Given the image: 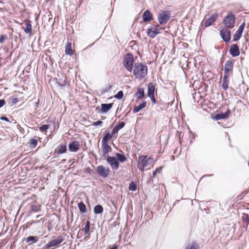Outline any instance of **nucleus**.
<instances>
[{
    "mask_svg": "<svg viewBox=\"0 0 249 249\" xmlns=\"http://www.w3.org/2000/svg\"><path fill=\"white\" fill-rule=\"evenodd\" d=\"M147 74V67L141 63H136L134 64L133 74L136 78H143Z\"/></svg>",
    "mask_w": 249,
    "mask_h": 249,
    "instance_id": "nucleus-1",
    "label": "nucleus"
},
{
    "mask_svg": "<svg viewBox=\"0 0 249 249\" xmlns=\"http://www.w3.org/2000/svg\"><path fill=\"white\" fill-rule=\"evenodd\" d=\"M154 163L153 159L146 155H141L138 160L137 167L142 172H143L144 168L147 166L152 165Z\"/></svg>",
    "mask_w": 249,
    "mask_h": 249,
    "instance_id": "nucleus-2",
    "label": "nucleus"
},
{
    "mask_svg": "<svg viewBox=\"0 0 249 249\" xmlns=\"http://www.w3.org/2000/svg\"><path fill=\"white\" fill-rule=\"evenodd\" d=\"M235 18L232 12H229L223 19L226 27L232 29L234 26Z\"/></svg>",
    "mask_w": 249,
    "mask_h": 249,
    "instance_id": "nucleus-3",
    "label": "nucleus"
},
{
    "mask_svg": "<svg viewBox=\"0 0 249 249\" xmlns=\"http://www.w3.org/2000/svg\"><path fill=\"white\" fill-rule=\"evenodd\" d=\"M124 66L129 71L131 72L133 69L134 59L131 53H127L124 60Z\"/></svg>",
    "mask_w": 249,
    "mask_h": 249,
    "instance_id": "nucleus-4",
    "label": "nucleus"
},
{
    "mask_svg": "<svg viewBox=\"0 0 249 249\" xmlns=\"http://www.w3.org/2000/svg\"><path fill=\"white\" fill-rule=\"evenodd\" d=\"M170 12L163 11L158 14V20L160 24L164 25L170 20Z\"/></svg>",
    "mask_w": 249,
    "mask_h": 249,
    "instance_id": "nucleus-5",
    "label": "nucleus"
},
{
    "mask_svg": "<svg viewBox=\"0 0 249 249\" xmlns=\"http://www.w3.org/2000/svg\"><path fill=\"white\" fill-rule=\"evenodd\" d=\"M64 238L62 236H59L56 239H54L48 243V247L50 249H54V248L60 246V244H65Z\"/></svg>",
    "mask_w": 249,
    "mask_h": 249,
    "instance_id": "nucleus-6",
    "label": "nucleus"
},
{
    "mask_svg": "<svg viewBox=\"0 0 249 249\" xmlns=\"http://www.w3.org/2000/svg\"><path fill=\"white\" fill-rule=\"evenodd\" d=\"M107 162L110 165L111 167L115 170H117L119 167V162L114 157L107 156Z\"/></svg>",
    "mask_w": 249,
    "mask_h": 249,
    "instance_id": "nucleus-7",
    "label": "nucleus"
},
{
    "mask_svg": "<svg viewBox=\"0 0 249 249\" xmlns=\"http://www.w3.org/2000/svg\"><path fill=\"white\" fill-rule=\"evenodd\" d=\"M96 171L100 176L103 178L107 177L110 172V170L108 167H105L102 165L98 166Z\"/></svg>",
    "mask_w": 249,
    "mask_h": 249,
    "instance_id": "nucleus-8",
    "label": "nucleus"
},
{
    "mask_svg": "<svg viewBox=\"0 0 249 249\" xmlns=\"http://www.w3.org/2000/svg\"><path fill=\"white\" fill-rule=\"evenodd\" d=\"M245 23H242L239 27L238 29L236 31L233 36V41H236L238 40L241 37L242 33L244 29Z\"/></svg>",
    "mask_w": 249,
    "mask_h": 249,
    "instance_id": "nucleus-9",
    "label": "nucleus"
},
{
    "mask_svg": "<svg viewBox=\"0 0 249 249\" xmlns=\"http://www.w3.org/2000/svg\"><path fill=\"white\" fill-rule=\"evenodd\" d=\"M220 35L223 40L228 42L231 39V31L225 29H222L220 32Z\"/></svg>",
    "mask_w": 249,
    "mask_h": 249,
    "instance_id": "nucleus-10",
    "label": "nucleus"
},
{
    "mask_svg": "<svg viewBox=\"0 0 249 249\" xmlns=\"http://www.w3.org/2000/svg\"><path fill=\"white\" fill-rule=\"evenodd\" d=\"M229 52L231 56L236 57L239 55V49L238 46L236 44H233L231 46Z\"/></svg>",
    "mask_w": 249,
    "mask_h": 249,
    "instance_id": "nucleus-11",
    "label": "nucleus"
},
{
    "mask_svg": "<svg viewBox=\"0 0 249 249\" xmlns=\"http://www.w3.org/2000/svg\"><path fill=\"white\" fill-rule=\"evenodd\" d=\"M231 114V111L228 109L226 112L217 114L215 115L214 118L216 120L226 119L228 118Z\"/></svg>",
    "mask_w": 249,
    "mask_h": 249,
    "instance_id": "nucleus-12",
    "label": "nucleus"
},
{
    "mask_svg": "<svg viewBox=\"0 0 249 249\" xmlns=\"http://www.w3.org/2000/svg\"><path fill=\"white\" fill-rule=\"evenodd\" d=\"M217 15L216 14H213L208 19H206L205 22V27H208L213 24V22L216 20Z\"/></svg>",
    "mask_w": 249,
    "mask_h": 249,
    "instance_id": "nucleus-13",
    "label": "nucleus"
},
{
    "mask_svg": "<svg viewBox=\"0 0 249 249\" xmlns=\"http://www.w3.org/2000/svg\"><path fill=\"white\" fill-rule=\"evenodd\" d=\"M80 148V144L77 141H73L69 144V149L71 152H76Z\"/></svg>",
    "mask_w": 249,
    "mask_h": 249,
    "instance_id": "nucleus-14",
    "label": "nucleus"
},
{
    "mask_svg": "<svg viewBox=\"0 0 249 249\" xmlns=\"http://www.w3.org/2000/svg\"><path fill=\"white\" fill-rule=\"evenodd\" d=\"M152 19V15L150 11L147 10L144 12L142 15V20L144 22H146L149 21Z\"/></svg>",
    "mask_w": 249,
    "mask_h": 249,
    "instance_id": "nucleus-15",
    "label": "nucleus"
},
{
    "mask_svg": "<svg viewBox=\"0 0 249 249\" xmlns=\"http://www.w3.org/2000/svg\"><path fill=\"white\" fill-rule=\"evenodd\" d=\"M39 237L35 236H29L27 238H24L25 241L28 245H31L33 244L36 243L38 240Z\"/></svg>",
    "mask_w": 249,
    "mask_h": 249,
    "instance_id": "nucleus-16",
    "label": "nucleus"
},
{
    "mask_svg": "<svg viewBox=\"0 0 249 249\" xmlns=\"http://www.w3.org/2000/svg\"><path fill=\"white\" fill-rule=\"evenodd\" d=\"M67 151V146L66 145L60 144L54 150V154H63Z\"/></svg>",
    "mask_w": 249,
    "mask_h": 249,
    "instance_id": "nucleus-17",
    "label": "nucleus"
},
{
    "mask_svg": "<svg viewBox=\"0 0 249 249\" xmlns=\"http://www.w3.org/2000/svg\"><path fill=\"white\" fill-rule=\"evenodd\" d=\"M112 103L102 104L101 105V112L103 113H107L112 108Z\"/></svg>",
    "mask_w": 249,
    "mask_h": 249,
    "instance_id": "nucleus-18",
    "label": "nucleus"
},
{
    "mask_svg": "<svg viewBox=\"0 0 249 249\" xmlns=\"http://www.w3.org/2000/svg\"><path fill=\"white\" fill-rule=\"evenodd\" d=\"M233 69V63L231 60H228L226 62L224 67L225 74H227L228 73L231 71Z\"/></svg>",
    "mask_w": 249,
    "mask_h": 249,
    "instance_id": "nucleus-19",
    "label": "nucleus"
},
{
    "mask_svg": "<svg viewBox=\"0 0 249 249\" xmlns=\"http://www.w3.org/2000/svg\"><path fill=\"white\" fill-rule=\"evenodd\" d=\"M103 153L105 157L108 155V153L111 150V147L108 145V143H102Z\"/></svg>",
    "mask_w": 249,
    "mask_h": 249,
    "instance_id": "nucleus-20",
    "label": "nucleus"
},
{
    "mask_svg": "<svg viewBox=\"0 0 249 249\" xmlns=\"http://www.w3.org/2000/svg\"><path fill=\"white\" fill-rule=\"evenodd\" d=\"M125 125V123L124 122H120L118 124L116 125L112 130V134H117L119 130L123 128Z\"/></svg>",
    "mask_w": 249,
    "mask_h": 249,
    "instance_id": "nucleus-21",
    "label": "nucleus"
},
{
    "mask_svg": "<svg viewBox=\"0 0 249 249\" xmlns=\"http://www.w3.org/2000/svg\"><path fill=\"white\" fill-rule=\"evenodd\" d=\"M146 104V102L143 101L142 103L139 104L138 106H135L133 108V112L134 113L138 112L141 109H142V108H143L145 107Z\"/></svg>",
    "mask_w": 249,
    "mask_h": 249,
    "instance_id": "nucleus-22",
    "label": "nucleus"
},
{
    "mask_svg": "<svg viewBox=\"0 0 249 249\" xmlns=\"http://www.w3.org/2000/svg\"><path fill=\"white\" fill-rule=\"evenodd\" d=\"M155 90V87L153 85V83H149L148 85L147 94L148 96H151L154 95V92Z\"/></svg>",
    "mask_w": 249,
    "mask_h": 249,
    "instance_id": "nucleus-23",
    "label": "nucleus"
},
{
    "mask_svg": "<svg viewBox=\"0 0 249 249\" xmlns=\"http://www.w3.org/2000/svg\"><path fill=\"white\" fill-rule=\"evenodd\" d=\"M222 87L224 90H227L228 88V75L224 74L222 81Z\"/></svg>",
    "mask_w": 249,
    "mask_h": 249,
    "instance_id": "nucleus-24",
    "label": "nucleus"
},
{
    "mask_svg": "<svg viewBox=\"0 0 249 249\" xmlns=\"http://www.w3.org/2000/svg\"><path fill=\"white\" fill-rule=\"evenodd\" d=\"M160 32H154L152 28H149L146 32L147 36L152 38H155L158 34H160Z\"/></svg>",
    "mask_w": 249,
    "mask_h": 249,
    "instance_id": "nucleus-25",
    "label": "nucleus"
},
{
    "mask_svg": "<svg viewBox=\"0 0 249 249\" xmlns=\"http://www.w3.org/2000/svg\"><path fill=\"white\" fill-rule=\"evenodd\" d=\"M135 95L137 96L138 99L143 98L144 96V89L142 88H138Z\"/></svg>",
    "mask_w": 249,
    "mask_h": 249,
    "instance_id": "nucleus-26",
    "label": "nucleus"
},
{
    "mask_svg": "<svg viewBox=\"0 0 249 249\" xmlns=\"http://www.w3.org/2000/svg\"><path fill=\"white\" fill-rule=\"evenodd\" d=\"M114 134L107 133L102 138V143H108V140L111 139Z\"/></svg>",
    "mask_w": 249,
    "mask_h": 249,
    "instance_id": "nucleus-27",
    "label": "nucleus"
},
{
    "mask_svg": "<svg viewBox=\"0 0 249 249\" xmlns=\"http://www.w3.org/2000/svg\"><path fill=\"white\" fill-rule=\"evenodd\" d=\"M78 207L81 213H85L87 212L86 206L83 201H81L78 203Z\"/></svg>",
    "mask_w": 249,
    "mask_h": 249,
    "instance_id": "nucleus-28",
    "label": "nucleus"
},
{
    "mask_svg": "<svg viewBox=\"0 0 249 249\" xmlns=\"http://www.w3.org/2000/svg\"><path fill=\"white\" fill-rule=\"evenodd\" d=\"M103 212V208L101 205H97L94 208V212L96 214L102 213Z\"/></svg>",
    "mask_w": 249,
    "mask_h": 249,
    "instance_id": "nucleus-29",
    "label": "nucleus"
},
{
    "mask_svg": "<svg viewBox=\"0 0 249 249\" xmlns=\"http://www.w3.org/2000/svg\"><path fill=\"white\" fill-rule=\"evenodd\" d=\"M116 156L117 158L118 161H120L121 162L123 163L126 160V158L124 154H121L118 153H117Z\"/></svg>",
    "mask_w": 249,
    "mask_h": 249,
    "instance_id": "nucleus-30",
    "label": "nucleus"
},
{
    "mask_svg": "<svg viewBox=\"0 0 249 249\" xmlns=\"http://www.w3.org/2000/svg\"><path fill=\"white\" fill-rule=\"evenodd\" d=\"M24 32L30 34L32 33V25L30 22L26 23V28L24 29Z\"/></svg>",
    "mask_w": 249,
    "mask_h": 249,
    "instance_id": "nucleus-31",
    "label": "nucleus"
},
{
    "mask_svg": "<svg viewBox=\"0 0 249 249\" xmlns=\"http://www.w3.org/2000/svg\"><path fill=\"white\" fill-rule=\"evenodd\" d=\"M71 43H68L66 46V53L69 55H71L72 54V51L71 50Z\"/></svg>",
    "mask_w": 249,
    "mask_h": 249,
    "instance_id": "nucleus-32",
    "label": "nucleus"
},
{
    "mask_svg": "<svg viewBox=\"0 0 249 249\" xmlns=\"http://www.w3.org/2000/svg\"><path fill=\"white\" fill-rule=\"evenodd\" d=\"M66 78H65L64 79H59L57 82H56V84L59 86H60V87H63V86H65V85H66L67 84V82L66 81Z\"/></svg>",
    "mask_w": 249,
    "mask_h": 249,
    "instance_id": "nucleus-33",
    "label": "nucleus"
},
{
    "mask_svg": "<svg viewBox=\"0 0 249 249\" xmlns=\"http://www.w3.org/2000/svg\"><path fill=\"white\" fill-rule=\"evenodd\" d=\"M85 234H88L90 231V222L87 220L85 228L83 229Z\"/></svg>",
    "mask_w": 249,
    "mask_h": 249,
    "instance_id": "nucleus-34",
    "label": "nucleus"
},
{
    "mask_svg": "<svg viewBox=\"0 0 249 249\" xmlns=\"http://www.w3.org/2000/svg\"><path fill=\"white\" fill-rule=\"evenodd\" d=\"M198 248L199 245L197 243L193 242L188 244L186 249H198Z\"/></svg>",
    "mask_w": 249,
    "mask_h": 249,
    "instance_id": "nucleus-35",
    "label": "nucleus"
},
{
    "mask_svg": "<svg viewBox=\"0 0 249 249\" xmlns=\"http://www.w3.org/2000/svg\"><path fill=\"white\" fill-rule=\"evenodd\" d=\"M243 222L246 224V228L249 223V215L247 214L244 213L242 216Z\"/></svg>",
    "mask_w": 249,
    "mask_h": 249,
    "instance_id": "nucleus-36",
    "label": "nucleus"
},
{
    "mask_svg": "<svg viewBox=\"0 0 249 249\" xmlns=\"http://www.w3.org/2000/svg\"><path fill=\"white\" fill-rule=\"evenodd\" d=\"M37 144V141L35 139H32L30 140L29 146L31 148H35Z\"/></svg>",
    "mask_w": 249,
    "mask_h": 249,
    "instance_id": "nucleus-37",
    "label": "nucleus"
},
{
    "mask_svg": "<svg viewBox=\"0 0 249 249\" xmlns=\"http://www.w3.org/2000/svg\"><path fill=\"white\" fill-rule=\"evenodd\" d=\"M31 209L32 211L37 212L40 210V207L38 205L32 204Z\"/></svg>",
    "mask_w": 249,
    "mask_h": 249,
    "instance_id": "nucleus-38",
    "label": "nucleus"
},
{
    "mask_svg": "<svg viewBox=\"0 0 249 249\" xmlns=\"http://www.w3.org/2000/svg\"><path fill=\"white\" fill-rule=\"evenodd\" d=\"M50 127L49 124H43L39 127V129L40 132H44L47 131L49 129Z\"/></svg>",
    "mask_w": 249,
    "mask_h": 249,
    "instance_id": "nucleus-39",
    "label": "nucleus"
},
{
    "mask_svg": "<svg viewBox=\"0 0 249 249\" xmlns=\"http://www.w3.org/2000/svg\"><path fill=\"white\" fill-rule=\"evenodd\" d=\"M137 189L136 185L134 181H131L129 184V190L134 191Z\"/></svg>",
    "mask_w": 249,
    "mask_h": 249,
    "instance_id": "nucleus-40",
    "label": "nucleus"
},
{
    "mask_svg": "<svg viewBox=\"0 0 249 249\" xmlns=\"http://www.w3.org/2000/svg\"><path fill=\"white\" fill-rule=\"evenodd\" d=\"M123 92L121 90L118 92V93L114 96V97L117 99H121L123 97Z\"/></svg>",
    "mask_w": 249,
    "mask_h": 249,
    "instance_id": "nucleus-41",
    "label": "nucleus"
},
{
    "mask_svg": "<svg viewBox=\"0 0 249 249\" xmlns=\"http://www.w3.org/2000/svg\"><path fill=\"white\" fill-rule=\"evenodd\" d=\"M162 167H159L157 168L153 173V178H155L157 174L158 173H160L161 170H162Z\"/></svg>",
    "mask_w": 249,
    "mask_h": 249,
    "instance_id": "nucleus-42",
    "label": "nucleus"
},
{
    "mask_svg": "<svg viewBox=\"0 0 249 249\" xmlns=\"http://www.w3.org/2000/svg\"><path fill=\"white\" fill-rule=\"evenodd\" d=\"M7 38V37L5 35H0V43H2L5 39Z\"/></svg>",
    "mask_w": 249,
    "mask_h": 249,
    "instance_id": "nucleus-43",
    "label": "nucleus"
},
{
    "mask_svg": "<svg viewBox=\"0 0 249 249\" xmlns=\"http://www.w3.org/2000/svg\"><path fill=\"white\" fill-rule=\"evenodd\" d=\"M103 124V122L101 121H98L97 122H94L92 124V125H94V126H98V125H101V124Z\"/></svg>",
    "mask_w": 249,
    "mask_h": 249,
    "instance_id": "nucleus-44",
    "label": "nucleus"
},
{
    "mask_svg": "<svg viewBox=\"0 0 249 249\" xmlns=\"http://www.w3.org/2000/svg\"><path fill=\"white\" fill-rule=\"evenodd\" d=\"M5 103V101L4 99H0V108L2 107Z\"/></svg>",
    "mask_w": 249,
    "mask_h": 249,
    "instance_id": "nucleus-45",
    "label": "nucleus"
},
{
    "mask_svg": "<svg viewBox=\"0 0 249 249\" xmlns=\"http://www.w3.org/2000/svg\"><path fill=\"white\" fill-rule=\"evenodd\" d=\"M17 102L18 99L16 98H13L11 99V103L12 105L15 104Z\"/></svg>",
    "mask_w": 249,
    "mask_h": 249,
    "instance_id": "nucleus-46",
    "label": "nucleus"
},
{
    "mask_svg": "<svg viewBox=\"0 0 249 249\" xmlns=\"http://www.w3.org/2000/svg\"><path fill=\"white\" fill-rule=\"evenodd\" d=\"M0 119L1 120H2V121H6V122H9V120L8 119V118L5 116H2L0 118Z\"/></svg>",
    "mask_w": 249,
    "mask_h": 249,
    "instance_id": "nucleus-47",
    "label": "nucleus"
},
{
    "mask_svg": "<svg viewBox=\"0 0 249 249\" xmlns=\"http://www.w3.org/2000/svg\"><path fill=\"white\" fill-rule=\"evenodd\" d=\"M149 97L150 98L153 103H156V99L154 95L149 96Z\"/></svg>",
    "mask_w": 249,
    "mask_h": 249,
    "instance_id": "nucleus-48",
    "label": "nucleus"
},
{
    "mask_svg": "<svg viewBox=\"0 0 249 249\" xmlns=\"http://www.w3.org/2000/svg\"><path fill=\"white\" fill-rule=\"evenodd\" d=\"M40 222V220H32V221H31L29 223L30 225H32L33 223H38Z\"/></svg>",
    "mask_w": 249,
    "mask_h": 249,
    "instance_id": "nucleus-49",
    "label": "nucleus"
},
{
    "mask_svg": "<svg viewBox=\"0 0 249 249\" xmlns=\"http://www.w3.org/2000/svg\"><path fill=\"white\" fill-rule=\"evenodd\" d=\"M118 248V246L116 244L113 245V246L110 248V249H117Z\"/></svg>",
    "mask_w": 249,
    "mask_h": 249,
    "instance_id": "nucleus-50",
    "label": "nucleus"
},
{
    "mask_svg": "<svg viewBox=\"0 0 249 249\" xmlns=\"http://www.w3.org/2000/svg\"><path fill=\"white\" fill-rule=\"evenodd\" d=\"M41 249H50V248L48 247V243Z\"/></svg>",
    "mask_w": 249,
    "mask_h": 249,
    "instance_id": "nucleus-51",
    "label": "nucleus"
},
{
    "mask_svg": "<svg viewBox=\"0 0 249 249\" xmlns=\"http://www.w3.org/2000/svg\"><path fill=\"white\" fill-rule=\"evenodd\" d=\"M111 86L109 85V86L106 87L105 90L107 91L108 90L110 89H111Z\"/></svg>",
    "mask_w": 249,
    "mask_h": 249,
    "instance_id": "nucleus-52",
    "label": "nucleus"
},
{
    "mask_svg": "<svg viewBox=\"0 0 249 249\" xmlns=\"http://www.w3.org/2000/svg\"><path fill=\"white\" fill-rule=\"evenodd\" d=\"M153 31L154 32H160L157 29H154Z\"/></svg>",
    "mask_w": 249,
    "mask_h": 249,
    "instance_id": "nucleus-53",
    "label": "nucleus"
},
{
    "mask_svg": "<svg viewBox=\"0 0 249 249\" xmlns=\"http://www.w3.org/2000/svg\"><path fill=\"white\" fill-rule=\"evenodd\" d=\"M40 216H41V215H37V216H36V218H40Z\"/></svg>",
    "mask_w": 249,
    "mask_h": 249,
    "instance_id": "nucleus-54",
    "label": "nucleus"
},
{
    "mask_svg": "<svg viewBox=\"0 0 249 249\" xmlns=\"http://www.w3.org/2000/svg\"><path fill=\"white\" fill-rule=\"evenodd\" d=\"M38 103H36V107L38 106Z\"/></svg>",
    "mask_w": 249,
    "mask_h": 249,
    "instance_id": "nucleus-55",
    "label": "nucleus"
}]
</instances>
